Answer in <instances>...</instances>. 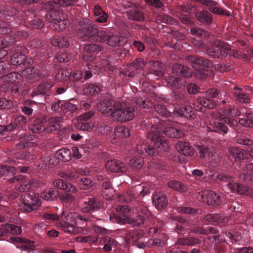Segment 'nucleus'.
<instances>
[{
    "label": "nucleus",
    "mask_w": 253,
    "mask_h": 253,
    "mask_svg": "<svg viewBox=\"0 0 253 253\" xmlns=\"http://www.w3.org/2000/svg\"><path fill=\"white\" fill-rule=\"evenodd\" d=\"M53 86V83L50 80L41 83L37 87L34 88L30 94L32 98L40 97L39 104H43L46 99V96L49 95L50 89Z\"/></svg>",
    "instance_id": "nucleus-17"
},
{
    "label": "nucleus",
    "mask_w": 253,
    "mask_h": 253,
    "mask_svg": "<svg viewBox=\"0 0 253 253\" xmlns=\"http://www.w3.org/2000/svg\"><path fill=\"white\" fill-rule=\"evenodd\" d=\"M172 101L175 103L181 105L186 104L188 101V95L185 93L174 92L172 95Z\"/></svg>",
    "instance_id": "nucleus-44"
},
{
    "label": "nucleus",
    "mask_w": 253,
    "mask_h": 253,
    "mask_svg": "<svg viewBox=\"0 0 253 253\" xmlns=\"http://www.w3.org/2000/svg\"><path fill=\"white\" fill-rule=\"evenodd\" d=\"M152 202L158 210L166 208L168 204L166 194L159 190L156 191L153 194Z\"/></svg>",
    "instance_id": "nucleus-27"
},
{
    "label": "nucleus",
    "mask_w": 253,
    "mask_h": 253,
    "mask_svg": "<svg viewBox=\"0 0 253 253\" xmlns=\"http://www.w3.org/2000/svg\"><path fill=\"white\" fill-rule=\"evenodd\" d=\"M78 184L81 189H88L93 186V182L88 177H83L78 180Z\"/></svg>",
    "instance_id": "nucleus-64"
},
{
    "label": "nucleus",
    "mask_w": 253,
    "mask_h": 253,
    "mask_svg": "<svg viewBox=\"0 0 253 253\" xmlns=\"http://www.w3.org/2000/svg\"><path fill=\"white\" fill-rule=\"evenodd\" d=\"M231 187L230 188L233 192L237 193L241 195H250L251 190L247 186L237 183L231 184Z\"/></svg>",
    "instance_id": "nucleus-42"
},
{
    "label": "nucleus",
    "mask_w": 253,
    "mask_h": 253,
    "mask_svg": "<svg viewBox=\"0 0 253 253\" xmlns=\"http://www.w3.org/2000/svg\"><path fill=\"white\" fill-rule=\"evenodd\" d=\"M105 168L108 171L120 173L126 171L127 169L125 164L116 159L108 161L106 163Z\"/></svg>",
    "instance_id": "nucleus-24"
},
{
    "label": "nucleus",
    "mask_w": 253,
    "mask_h": 253,
    "mask_svg": "<svg viewBox=\"0 0 253 253\" xmlns=\"http://www.w3.org/2000/svg\"><path fill=\"white\" fill-rule=\"evenodd\" d=\"M175 148L185 156H191L194 153L193 148L187 142L178 141L175 145Z\"/></svg>",
    "instance_id": "nucleus-39"
},
{
    "label": "nucleus",
    "mask_w": 253,
    "mask_h": 253,
    "mask_svg": "<svg viewBox=\"0 0 253 253\" xmlns=\"http://www.w3.org/2000/svg\"><path fill=\"white\" fill-rule=\"evenodd\" d=\"M186 62L190 64L196 70L202 67L212 68L213 64L212 61L203 57L196 55H188L185 56Z\"/></svg>",
    "instance_id": "nucleus-18"
},
{
    "label": "nucleus",
    "mask_w": 253,
    "mask_h": 253,
    "mask_svg": "<svg viewBox=\"0 0 253 253\" xmlns=\"http://www.w3.org/2000/svg\"><path fill=\"white\" fill-rule=\"evenodd\" d=\"M147 63L150 67L153 68L148 69L147 72L145 74H143L145 77L149 78V76L151 75H154L158 77L163 76L164 74L162 70L165 69V66L161 61L150 60Z\"/></svg>",
    "instance_id": "nucleus-23"
},
{
    "label": "nucleus",
    "mask_w": 253,
    "mask_h": 253,
    "mask_svg": "<svg viewBox=\"0 0 253 253\" xmlns=\"http://www.w3.org/2000/svg\"><path fill=\"white\" fill-rule=\"evenodd\" d=\"M57 159L63 162H68L71 160L72 152L68 149L62 148L56 153Z\"/></svg>",
    "instance_id": "nucleus-46"
},
{
    "label": "nucleus",
    "mask_w": 253,
    "mask_h": 253,
    "mask_svg": "<svg viewBox=\"0 0 253 253\" xmlns=\"http://www.w3.org/2000/svg\"><path fill=\"white\" fill-rule=\"evenodd\" d=\"M51 43L53 46L59 47H67L69 45V42L65 38L59 36H54Z\"/></svg>",
    "instance_id": "nucleus-51"
},
{
    "label": "nucleus",
    "mask_w": 253,
    "mask_h": 253,
    "mask_svg": "<svg viewBox=\"0 0 253 253\" xmlns=\"http://www.w3.org/2000/svg\"><path fill=\"white\" fill-rule=\"evenodd\" d=\"M53 185L57 188L67 192L76 193L78 190L76 187L62 179H57L53 182Z\"/></svg>",
    "instance_id": "nucleus-37"
},
{
    "label": "nucleus",
    "mask_w": 253,
    "mask_h": 253,
    "mask_svg": "<svg viewBox=\"0 0 253 253\" xmlns=\"http://www.w3.org/2000/svg\"><path fill=\"white\" fill-rule=\"evenodd\" d=\"M166 80L169 86L172 89H182L185 86V81L180 77L169 76Z\"/></svg>",
    "instance_id": "nucleus-35"
},
{
    "label": "nucleus",
    "mask_w": 253,
    "mask_h": 253,
    "mask_svg": "<svg viewBox=\"0 0 253 253\" xmlns=\"http://www.w3.org/2000/svg\"><path fill=\"white\" fill-rule=\"evenodd\" d=\"M36 138L35 135L29 134L25 133H22L18 135V140L20 143L16 144L17 148L33 147L36 144L35 142H31Z\"/></svg>",
    "instance_id": "nucleus-29"
},
{
    "label": "nucleus",
    "mask_w": 253,
    "mask_h": 253,
    "mask_svg": "<svg viewBox=\"0 0 253 253\" xmlns=\"http://www.w3.org/2000/svg\"><path fill=\"white\" fill-rule=\"evenodd\" d=\"M115 221L120 224L124 225L127 223L133 226H139L144 223V217L142 216H136L132 218L127 215L117 214L115 217Z\"/></svg>",
    "instance_id": "nucleus-19"
},
{
    "label": "nucleus",
    "mask_w": 253,
    "mask_h": 253,
    "mask_svg": "<svg viewBox=\"0 0 253 253\" xmlns=\"http://www.w3.org/2000/svg\"><path fill=\"white\" fill-rule=\"evenodd\" d=\"M114 133L116 137H126L130 135V132L128 128L124 126H117L115 128Z\"/></svg>",
    "instance_id": "nucleus-60"
},
{
    "label": "nucleus",
    "mask_w": 253,
    "mask_h": 253,
    "mask_svg": "<svg viewBox=\"0 0 253 253\" xmlns=\"http://www.w3.org/2000/svg\"><path fill=\"white\" fill-rule=\"evenodd\" d=\"M175 219L179 223L177 224V226H179L181 228H185L196 234L203 235H208L209 234H214L215 235H214L212 237L213 241L215 243L219 242V237L217 235L218 233V230L215 228L208 227L207 228H204L198 225L194 224L191 225L188 221L180 216H176Z\"/></svg>",
    "instance_id": "nucleus-11"
},
{
    "label": "nucleus",
    "mask_w": 253,
    "mask_h": 253,
    "mask_svg": "<svg viewBox=\"0 0 253 253\" xmlns=\"http://www.w3.org/2000/svg\"><path fill=\"white\" fill-rule=\"evenodd\" d=\"M41 162H42V168H44L47 165H55L58 164V161L53 156H47L42 157L41 158Z\"/></svg>",
    "instance_id": "nucleus-59"
},
{
    "label": "nucleus",
    "mask_w": 253,
    "mask_h": 253,
    "mask_svg": "<svg viewBox=\"0 0 253 253\" xmlns=\"http://www.w3.org/2000/svg\"><path fill=\"white\" fill-rule=\"evenodd\" d=\"M198 150L201 159H205L211 163H217L218 162L217 160L218 155L213 150L206 146H202L199 147Z\"/></svg>",
    "instance_id": "nucleus-26"
},
{
    "label": "nucleus",
    "mask_w": 253,
    "mask_h": 253,
    "mask_svg": "<svg viewBox=\"0 0 253 253\" xmlns=\"http://www.w3.org/2000/svg\"><path fill=\"white\" fill-rule=\"evenodd\" d=\"M230 49L228 43L219 40H214L206 49V53L211 58L223 59L226 58Z\"/></svg>",
    "instance_id": "nucleus-12"
},
{
    "label": "nucleus",
    "mask_w": 253,
    "mask_h": 253,
    "mask_svg": "<svg viewBox=\"0 0 253 253\" xmlns=\"http://www.w3.org/2000/svg\"><path fill=\"white\" fill-rule=\"evenodd\" d=\"M209 131H214L220 134H224L228 132L227 126L223 123L219 122H214L208 126Z\"/></svg>",
    "instance_id": "nucleus-40"
},
{
    "label": "nucleus",
    "mask_w": 253,
    "mask_h": 253,
    "mask_svg": "<svg viewBox=\"0 0 253 253\" xmlns=\"http://www.w3.org/2000/svg\"><path fill=\"white\" fill-rule=\"evenodd\" d=\"M145 195L144 189L141 185H138L128 189L124 194L119 195V200L126 203L137 202Z\"/></svg>",
    "instance_id": "nucleus-16"
},
{
    "label": "nucleus",
    "mask_w": 253,
    "mask_h": 253,
    "mask_svg": "<svg viewBox=\"0 0 253 253\" xmlns=\"http://www.w3.org/2000/svg\"><path fill=\"white\" fill-rule=\"evenodd\" d=\"M201 196L203 203L213 207L219 206L221 202L220 196L212 191H205Z\"/></svg>",
    "instance_id": "nucleus-21"
},
{
    "label": "nucleus",
    "mask_w": 253,
    "mask_h": 253,
    "mask_svg": "<svg viewBox=\"0 0 253 253\" xmlns=\"http://www.w3.org/2000/svg\"><path fill=\"white\" fill-rule=\"evenodd\" d=\"M29 118L23 115L17 116L13 120L17 130H20L29 121Z\"/></svg>",
    "instance_id": "nucleus-54"
},
{
    "label": "nucleus",
    "mask_w": 253,
    "mask_h": 253,
    "mask_svg": "<svg viewBox=\"0 0 253 253\" xmlns=\"http://www.w3.org/2000/svg\"><path fill=\"white\" fill-rule=\"evenodd\" d=\"M9 240L12 243H19L22 245H18L16 248L21 250L27 251L32 249L34 247V242L28 239L19 237H11Z\"/></svg>",
    "instance_id": "nucleus-34"
},
{
    "label": "nucleus",
    "mask_w": 253,
    "mask_h": 253,
    "mask_svg": "<svg viewBox=\"0 0 253 253\" xmlns=\"http://www.w3.org/2000/svg\"><path fill=\"white\" fill-rule=\"evenodd\" d=\"M96 126L102 133H107L112 131L110 122L107 120L102 119L97 122Z\"/></svg>",
    "instance_id": "nucleus-49"
},
{
    "label": "nucleus",
    "mask_w": 253,
    "mask_h": 253,
    "mask_svg": "<svg viewBox=\"0 0 253 253\" xmlns=\"http://www.w3.org/2000/svg\"><path fill=\"white\" fill-rule=\"evenodd\" d=\"M59 191L52 188L45 189L42 193V198L47 201L55 200L59 196Z\"/></svg>",
    "instance_id": "nucleus-45"
},
{
    "label": "nucleus",
    "mask_w": 253,
    "mask_h": 253,
    "mask_svg": "<svg viewBox=\"0 0 253 253\" xmlns=\"http://www.w3.org/2000/svg\"><path fill=\"white\" fill-rule=\"evenodd\" d=\"M22 76L17 72H11L3 76V80L8 82L18 83L21 81Z\"/></svg>",
    "instance_id": "nucleus-56"
},
{
    "label": "nucleus",
    "mask_w": 253,
    "mask_h": 253,
    "mask_svg": "<svg viewBox=\"0 0 253 253\" xmlns=\"http://www.w3.org/2000/svg\"><path fill=\"white\" fill-rule=\"evenodd\" d=\"M77 110V106L69 102H64L61 104V112L64 114L68 112L72 113Z\"/></svg>",
    "instance_id": "nucleus-61"
},
{
    "label": "nucleus",
    "mask_w": 253,
    "mask_h": 253,
    "mask_svg": "<svg viewBox=\"0 0 253 253\" xmlns=\"http://www.w3.org/2000/svg\"><path fill=\"white\" fill-rule=\"evenodd\" d=\"M215 177L221 182L228 183L227 185L229 189L231 187V184H233L234 177L229 174L222 172L217 174Z\"/></svg>",
    "instance_id": "nucleus-53"
},
{
    "label": "nucleus",
    "mask_w": 253,
    "mask_h": 253,
    "mask_svg": "<svg viewBox=\"0 0 253 253\" xmlns=\"http://www.w3.org/2000/svg\"><path fill=\"white\" fill-rule=\"evenodd\" d=\"M39 99H36V100L27 99L24 101L23 106L21 107L22 112L28 116L31 115L33 112L31 107L33 105H36L37 103L39 104Z\"/></svg>",
    "instance_id": "nucleus-43"
},
{
    "label": "nucleus",
    "mask_w": 253,
    "mask_h": 253,
    "mask_svg": "<svg viewBox=\"0 0 253 253\" xmlns=\"http://www.w3.org/2000/svg\"><path fill=\"white\" fill-rule=\"evenodd\" d=\"M98 42L105 43L111 47H118L124 45L126 39L122 36L116 35L108 30H102L97 37Z\"/></svg>",
    "instance_id": "nucleus-13"
},
{
    "label": "nucleus",
    "mask_w": 253,
    "mask_h": 253,
    "mask_svg": "<svg viewBox=\"0 0 253 253\" xmlns=\"http://www.w3.org/2000/svg\"><path fill=\"white\" fill-rule=\"evenodd\" d=\"M120 106L112 113V118L114 121L126 122L132 120L134 116V112L137 107L148 109L152 106V103L145 98H133L131 103H123L120 101Z\"/></svg>",
    "instance_id": "nucleus-1"
},
{
    "label": "nucleus",
    "mask_w": 253,
    "mask_h": 253,
    "mask_svg": "<svg viewBox=\"0 0 253 253\" xmlns=\"http://www.w3.org/2000/svg\"><path fill=\"white\" fill-rule=\"evenodd\" d=\"M34 120L32 124L29 126V129L33 133H41L45 129L44 124L48 121V126L46 129L50 131L56 130L60 128L61 123L63 122L62 117H51L47 120L45 115L40 114L35 115Z\"/></svg>",
    "instance_id": "nucleus-6"
},
{
    "label": "nucleus",
    "mask_w": 253,
    "mask_h": 253,
    "mask_svg": "<svg viewBox=\"0 0 253 253\" xmlns=\"http://www.w3.org/2000/svg\"><path fill=\"white\" fill-rule=\"evenodd\" d=\"M196 2L208 7V10L197 11L195 14L197 21L201 24L210 26L213 22V15L211 13L218 15L230 16V12L224 9L219 4L213 0H195Z\"/></svg>",
    "instance_id": "nucleus-3"
},
{
    "label": "nucleus",
    "mask_w": 253,
    "mask_h": 253,
    "mask_svg": "<svg viewBox=\"0 0 253 253\" xmlns=\"http://www.w3.org/2000/svg\"><path fill=\"white\" fill-rule=\"evenodd\" d=\"M43 217L45 219L56 221L58 228L64 232L74 234L76 233L74 220L72 219V213H69L65 215L64 212L60 215L51 213H44Z\"/></svg>",
    "instance_id": "nucleus-8"
},
{
    "label": "nucleus",
    "mask_w": 253,
    "mask_h": 253,
    "mask_svg": "<svg viewBox=\"0 0 253 253\" xmlns=\"http://www.w3.org/2000/svg\"><path fill=\"white\" fill-rule=\"evenodd\" d=\"M226 217L222 213L208 214L204 215L203 222L207 221L208 223H216L217 224L225 223L226 222Z\"/></svg>",
    "instance_id": "nucleus-36"
},
{
    "label": "nucleus",
    "mask_w": 253,
    "mask_h": 253,
    "mask_svg": "<svg viewBox=\"0 0 253 253\" xmlns=\"http://www.w3.org/2000/svg\"><path fill=\"white\" fill-rule=\"evenodd\" d=\"M75 126L77 129L80 130L89 131L93 129L95 125L91 123L80 120V122L76 123Z\"/></svg>",
    "instance_id": "nucleus-62"
},
{
    "label": "nucleus",
    "mask_w": 253,
    "mask_h": 253,
    "mask_svg": "<svg viewBox=\"0 0 253 253\" xmlns=\"http://www.w3.org/2000/svg\"><path fill=\"white\" fill-rule=\"evenodd\" d=\"M6 228L7 234L10 233L14 235H19L22 232L21 227L15 224L6 223Z\"/></svg>",
    "instance_id": "nucleus-58"
},
{
    "label": "nucleus",
    "mask_w": 253,
    "mask_h": 253,
    "mask_svg": "<svg viewBox=\"0 0 253 253\" xmlns=\"http://www.w3.org/2000/svg\"><path fill=\"white\" fill-rule=\"evenodd\" d=\"M78 35L83 41H90L98 42L97 37L103 29H99L90 19L83 18L77 26Z\"/></svg>",
    "instance_id": "nucleus-7"
},
{
    "label": "nucleus",
    "mask_w": 253,
    "mask_h": 253,
    "mask_svg": "<svg viewBox=\"0 0 253 253\" xmlns=\"http://www.w3.org/2000/svg\"><path fill=\"white\" fill-rule=\"evenodd\" d=\"M164 121H159V128L161 130V135L165 139L163 136L164 133L166 136L172 138H179L183 135V132L173 127H167L165 125Z\"/></svg>",
    "instance_id": "nucleus-22"
},
{
    "label": "nucleus",
    "mask_w": 253,
    "mask_h": 253,
    "mask_svg": "<svg viewBox=\"0 0 253 253\" xmlns=\"http://www.w3.org/2000/svg\"><path fill=\"white\" fill-rule=\"evenodd\" d=\"M231 92L235 99L238 102L241 103L250 102L251 98L248 93L244 91L242 88L234 86Z\"/></svg>",
    "instance_id": "nucleus-33"
},
{
    "label": "nucleus",
    "mask_w": 253,
    "mask_h": 253,
    "mask_svg": "<svg viewBox=\"0 0 253 253\" xmlns=\"http://www.w3.org/2000/svg\"><path fill=\"white\" fill-rule=\"evenodd\" d=\"M169 187L181 193L187 191V187L183 183L176 180H170L168 182Z\"/></svg>",
    "instance_id": "nucleus-50"
},
{
    "label": "nucleus",
    "mask_w": 253,
    "mask_h": 253,
    "mask_svg": "<svg viewBox=\"0 0 253 253\" xmlns=\"http://www.w3.org/2000/svg\"><path fill=\"white\" fill-rule=\"evenodd\" d=\"M171 72L177 76L181 75L184 78H190L192 76V71L189 67L178 63L172 65Z\"/></svg>",
    "instance_id": "nucleus-32"
},
{
    "label": "nucleus",
    "mask_w": 253,
    "mask_h": 253,
    "mask_svg": "<svg viewBox=\"0 0 253 253\" xmlns=\"http://www.w3.org/2000/svg\"><path fill=\"white\" fill-rule=\"evenodd\" d=\"M159 129L155 127H152L151 130L147 133L148 140L151 143H142L137 145L136 151L140 154L144 156H153L157 154L159 151H167L169 147L165 139L161 135Z\"/></svg>",
    "instance_id": "nucleus-2"
},
{
    "label": "nucleus",
    "mask_w": 253,
    "mask_h": 253,
    "mask_svg": "<svg viewBox=\"0 0 253 253\" xmlns=\"http://www.w3.org/2000/svg\"><path fill=\"white\" fill-rule=\"evenodd\" d=\"M173 112L175 115L188 120H193L196 117L192 108L190 106H186L184 104L179 106L178 105L175 106Z\"/></svg>",
    "instance_id": "nucleus-25"
},
{
    "label": "nucleus",
    "mask_w": 253,
    "mask_h": 253,
    "mask_svg": "<svg viewBox=\"0 0 253 253\" xmlns=\"http://www.w3.org/2000/svg\"><path fill=\"white\" fill-rule=\"evenodd\" d=\"M120 101L112 99L109 94L102 96L99 102L97 104V109L102 114H111L116 108L119 107Z\"/></svg>",
    "instance_id": "nucleus-14"
},
{
    "label": "nucleus",
    "mask_w": 253,
    "mask_h": 253,
    "mask_svg": "<svg viewBox=\"0 0 253 253\" xmlns=\"http://www.w3.org/2000/svg\"><path fill=\"white\" fill-rule=\"evenodd\" d=\"M41 204L42 201L39 194L30 192L25 194L22 205L20 207L23 211L30 212L37 210Z\"/></svg>",
    "instance_id": "nucleus-15"
},
{
    "label": "nucleus",
    "mask_w": 253,
    "mask_h": 253,
    "mask_svg": "<svg viewBox=\"0 0 253 253\" xmlns=\"http://www.w3.org/2000/svg\"><path fill=\"white\" fill-rule=\"evenodd\" d=\"M219 92L215 88H210L206 92V97L198 100L194 104L195 110L201 112H205L207 109H212L218 102Z\"/></svg>",
    "instance_id": "nucleus-10"
},
{
    "label": "nucleus",
    "mask_w": 253,
    "mask_h": 253,
    "mask_svg": "<svg viewBox=\"0 0 253 253\" xmlns=\"http://www.w3.org/2000/svg\"><path fill=\"white\" fill-rule=\"evenodd\" d=\"M100 243L104 245V250L108 252L112 250L113 246H116V241L110 237L104 236L101 238Z\"/></svg>",
    "instance_id": "nucleus-47"
},
{
    "label": "nucleus",
    "mask_w": 253,
    "mask_h": 253,
    "mask_svg": "<svg viewBox=\"0 0 253 253\" xmlns=\"http://www.w3.org/2000/svg\"><path fill=\"white\" fill-rule=\"evenodd\" d=\"M239 124L245 127H253V112L251 110L247 111L244 118L239 120Z\"/></svg>",
    "instance_id": "nucleus-41"
},
{
    "label": "nucleus",
    "mask_w": 253,
    "mask_h": 253,
    "mask_svg": "<svg viewBox=\"0 0 253 253\" xmlns=\"http://www.w3.org/2000/svg\"><path fill=\"white\" fill-rule=\"evenodd\" d=\"M229 158L236 162H240L244 159H248V154L244 150L237 147L228 148Z\"/></svg>",
    "instance_id": "nucleus-30"
},
{
    "label": "nucleus",
    "mask_w": 253,
    "mask_h": 253,
    "mask_svg": "<svg viewBox=\"0 0 253 253\" xmlns=\"http://www.w3.org/2000/svg\"><path fill=\"white\" fill-rule=\"evenodd\" d=\"M103 207L104 203L99 198L96 197L86 198L80 207L81 212L84 214H78L77 218L85 222L92 221L94 218L98 219L95 213Z\"/></svg>",
    "instance_id": "nucleus-5"
},
{
    "label": "nucleus",
    "mask_w": 253,
    "mask_h": 253,
    "mask_svg": "<svg viewBox=\"0 0 253 253\" xmlns=\"http://www.w3.org/2000/svg\"><path fill=\"white\" fill-rule=\"evenodd\" d=\"M100 91V87L94 84H88L84 88V92L85 94L95 95Z\"/></svg>",
    "instance_id": "nucleus-55"
},
{
    "label": "nucleus",
    "mask_w": 253,
    "mask_h": 253,
    "mask_svg": "<svg viewBox=\"0 0 253 253\" xmlns=\"http://www.w3.org/2000/svg\"><path fill=\"white\" fill-rule=\"evenodd\" d=\"M226 235L231 240L238 242L242 238L241 230H229L226 232Z\"/></svg>",
    "instance_id": "nucleus-63"
},
{
    "label": "nucleus",
    "mask_w": 253,
    "mask_h": 253,
    "mask_svg": "<svg viewBox=\"0 0 253 253\" xmlns=\"http://www.w3.org/2000/svg\"><path fill=\"white\" fill-rule=\"evenodd\" d=\"M6 175L5 179L10 184H15L16 190L25 192L28 191L33 183L22 175H15V168L13 166H0V177Z\"/></svg>",
    "instance_id": "nucleus-4"
},
{
    "label": "nucleus",
    "mask_w": 253,
    "mask_h": 253,
    "mask_svg": "<svg viewBox=\"0 0 253 253\" xmlns=\"http://www.w3.org/2000/svg\"><path fill=\"white\" fill-rule=\"evenodd\" d=\"M154 110L160 116L169 117L170 116V112L163 104H158L154 106Z\"/></svg>",
    "instance_id": "nucleus-57"
},
{
    "label": "nucleus",
    "mask_w": 253,
    "mask_h": 253,
    "mask_svg": "<svg viewBox=\"0 0 253 253\" xmlns=\"http://www.w3.org/2000/svg\"><path fill=\"white\" fill-rule=\"evenodd\" d=\"M43 217L45 219L56 221L58 228L64 232L74 234L76 233L74 220L72 219V213H69L65 215L64 212L60 215L51 213H44Z\"/></svg>",
    "instance_id": "nucleus-9"
},
{
    "label": "nucleus",
    "mask_w": 253,
    "mask_h": 253,
    "mask_svg": "<svg viewBox=\"0 0 253 253\" xmlns=\"http://www.w3.org/2000/svg\"><path fill=\"white\" fill-rule=\"evenodd\" d=\"M93 11L96 22L102 23L107 22L109 18L108 14L99 5H95Z\"/></svg>",
    "instance_id": "nucleus-38"
},
{
    "label": "nucleus",
    "mask_w": 253,
    "mask_h": 253,
    "mask_svg": "<svg viewBox=\"0 0 253 253\" xmlns=\"http://www.w3.org/2000/svg\"><path fill=\"white\" fill-rule=\"evenodd\" d=\"M14 157L17 159L24 160L29 161L33 160L34 156L30 152L25 150H20L14 154Z\"/></svg>",
    "instance_id": "nucleus-52"
},
{
    "label": "nucleus",
    "mask_w": 253,
    "mask_h": 253,
    "mask_svg": "<svg viewBox=\"0 0 253 253\" xmlns=\"http://www.w3.org/2000/svg\"><path fill=\"white\" fill-rule=\"evenodd\" d=\"M120 233L125 236L126 240L132 242H136L142 236L140 231L131 229L128 226L121 229Z\"/></svg>",
    "instance_id": "nucleus-28"
},
{
    "label": "nucleus",
    "mask_w": 253,
    "mask_h": 253,
    "mask_svg": "<svg viewBox=\"0 0 253 253\" xmlns=\"http://www.w3.org/2000/svg\"><path fill=\"white\" fill-rule=\"evenodd\" d=\"M50 17L54 21V24L58 25L59 27H64L67 24V16L63 13L62 11H59L58 8L51 11L49 14Z\"/></svg>",
    "instance_id": "nucleus-31"
},
{
    "label": "nucleus",
    "mask_w": 253,
    "mask_h": 253,
    "mask_svg": "<svg viewBox=\"0 0 253 253\" xmlns=\"http://www.w3.org/2000/svg\"><path fill=\"white\" fill-rule=\"evenodd\" d=\"M15 53L12 55L10 58V63L12 65L18 66L22 64L25 66L26 55L25 53L26 48L22 46H14L11 49Z\"/></svg>",
    "instance_id": "nucleus-20"
},
{
    "label": "nucleus",
    "mask_w": 253,
    "mask_h": 253,
    "mask_svg": "<svg viewBox=\"0 0 253 253\" xmlns=\"http://www.w3.org/2000/svg\"><path fill=\"white\" fill-rule=\"evenodd\" d=\"M127 18L133 21H142L144 19L143 12L137 9H131L127 12Z\"/></svg>",
    "instance_id": "nucleus-48"
}]
</instances>
